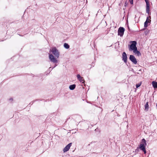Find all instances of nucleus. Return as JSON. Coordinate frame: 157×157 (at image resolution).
Segmentation results:
<instances>
[{"label": "nucleus", "instance_id": "nucleus-1", "mask_svg": "<svg viewBox=\"0 0 157 157\" xmlns=\"http://www.w3.org/2000/svg\"><path fill=\"white\" fill-rule=\"evenodd\" d=\"M147 143H146V140L144 139H142L141 143L140 144L139 147L141 150H142L144 152L145 154L146 153V151L145 149V147Z\"/></svg>", "mask_w": 157, "mask_h": 157}, {"label": "nucleus", "instance_id": "nucleus-2", "mask_svg": "<svg viewBox=\"0 0 157 157\" xmlns=\"http://www.w3.org/2000/svg\"><path fill=\"white\" fill-rule=\"evenodd\" d=\"M51 51L56 57L58 58L59 57V52L56 47L52 48V49Z\"/></svg>", "mask_w": 157, "mask_h": 157}, {"label": "nucleus", "instance_id": "nucleus-3", "mask_svg": "<svg viewBox=\"0 0 157 157\" xmlns=\"http://www.w3.org/2000/svg\"><path fill=\"white\" fill-rule=\"evenodd\" d=\"M131 42L132 44L130 45V48L131 50L134 51L137 48L136 47L137 43L135 41H131Z\"/></svg>", "mask_w": 157, "mask_h": 157}, {"label": "nucleus", "instance_id": "nucleus-4", "mask_svg": "<svg viewBox=\"0 0 157 157\" xmlns=\"http://www.w3.org/2000/svg\"><path fill=\"white\" fill-rule=\"evenodd\" d=\"M124 29L122 27H120L118 29V35H120L121 36H123L124 32Z\"/></svg>", "mask_w": 157, "mask_h": 157}, {"label": "nucleus", "instance_id": "nucleus-5", "mask_svg": "<svg viewBox=\"0 0 157 157\" xmlns=\"http://www.w3.org/2000/svg\"><path fill=\"white\" fill-rule=\"evenodd\" d=\"M49 58L51 62L53 63H57V60L54 58V56L52 54L49 55Z\"/></svg>", "mask_w": 157, "mask_h": 157}, {"label": "nucleus", "instance_id": "nucleus-6", "mask_svg": "<svg viewBox=\"0 0 157 157\" xmlns=\"http://www.w3.org/2000/svg\"><path fill=\"white\" fill-rule=\"evenodd\" d=\"M130 60L134 64H136L137 63V61L136 58L132 55H130L129 57Z\"/></svg>", "mask_w": 157, "mask_h": 157}, {"label": "nucleus", "instance_id": "nucleus-7", "mask_svg": "<svg viewBox=\"0 0 157 157\" xmlns=\"http://www.w3.org/2000/svg\"><path fill=\"white\" fill-rule=\"evenodd\" d=\"M127 55L125 52H123L122 54V59L124 62L126 63L127 62Z\"/></svg>", "mask_w": 157, "mask_h": 157}, {"label": "nucleus", "instance_id": "nucleus-8", "mask_svg": "<svg viewBox=\"0 0 157 157\" xmlns=\"http://www.w3.org/2000/svg\"><path fill=\"white\" fill-rule=\"evenodd\" d=\"M72 144V143H70L67 144L64 148L63 150V151L64 152H65L68 151L69 149H70L71 146Z\"/></svg>", "mask_w": 157, "mask_h": 157}, {"label": "nucleus", "instance_id": "nucleus-9", "mask_svg": "<svg viewBox=\"0 0 157 157\" xmlns=\"http://www.w3.org/2000/svg\"><path fill=\"white\" fill-rule=\"evenodd\" d=\"M133 52L134 53H135L138 56H140L141 55V53L140 52L138 51L137 50V48L133 51Z\"/></svg>", "mask_w": 157, "mask_h": 157}, {"label": "nucleus", "instance_id": "nucleus-10", "mask_svg": "<svg viewBox=\"0 0 157 157\" xmlns=\"http://www.w3.org/2000/svg\"><path fill=\"white\" fill-rule=\"evenodd\" d=\"M150 19L149 20V21H145L144 23V27L146 28L148 26V23H150L151 22V17L150 16L149 17Z\"/></svg>", "mask_w": 157, "mask_h": 157}, {"label": "nucleus", "instance_id": "nucleus-11", "mask_svg": "<svg viewBox=\"0 0 157 157\" xmlns=\"http://www.w3.org/2000/svg\"><path fill=\"white\" fill-rule=\"evenodd\" d=\"M152 85L154 88H157V82L153 81L152 82Z\"/></svg>", "mask_w": 157, "mask_h": 157}, {"label": "nucleus", "instance_id": "nucleus-12", "mask_svg": "<svg viewBox=\"0 0 157 157\" xmlns=\"http://www.w3.org/2000/svg\"><path fill=\"white\" fill-rule=\"evenodd\" d=\"M75 86L76 85L75 84H73L70 85L69 88L71 90H73L75 88Z\"/></svg>", "mask_w": 157, "mask_h": 157}, {"label": "nucleus", "instance_id": "nucleus-13", "mask_svg": "<svg viewBox=\"0 0 157 157\" xmlns=\"http://www.w3.org/2000/svg\"><path fill=\"white\" fill-rule=\"evenodd\" d=\"M64 47L66 49H68L70 47L69 45L68 44L66 43L64 44Z\"/></svg>", "mask_w": 157, "mask_h": 157}, {"label": "nucleus", "instance_id": "nucleus-14", "mask_svg": "<svg viewBox=\"0 0 157 157\" xmlns=\"http://www.w3.org/2000/svg\"><path fill=\"white\" fill-rule=\"evenodd\" d=\"M146 13L149 15L150 13V7H146Z\"/></svg>", "mask_w": 157, "mask_h": 157}, {"label": "nucleus", "instance_id": "nucleus-15", "mask_svg": "<svg viewBox=\"0 0 157 157\" xmlns=\"http://www.w3.org/2000/svg\"><path fill=\"white\" fill-rule=\"evenodd\" d=\"M145 109L147 111L148 109L149 108V105H148V103L147 102L146 104L145 105Z\"/></svg>", "mask_w": 157, "mask_h": 157}, {"label": "nucleus", "instance_id": "nucleus-16", "mask_svg": "<svg viewBox=\"0 0 157 157\" xmlns=\"http://www.w3.org/2000/svg\"><path fill=\"white\" fill-rule=\"evenodd\" d=\"M78 80L79 81L82 82V83H84L85 82L84 80L82 79V77H81V78H80Z\"/></svg>", "mask_w": 157, "mask_h": 157}, {"label": "nucleus", "instance_id": "nucleus-17", "mask_svg": "<svg viewBox=\"0 0 157 157\" xmlns=\"http://www.w3.org/2000/svg\"><path fill=\"white\" fill-rule=\"evenodd\" d=\"M146 7H150V4L148 2H146Z\"/></svg>", "mask_w": 157, "mask_h": 157}, {"label": "nucleus", "instance_id": "nucleus-18", "mask_svg": "<svg viewBox=\"0 0 157 157\" xmlns=\"http://www.w3.org/2000/svg\"><path fill=\"white\" fill-rule=\"evenodd\" d=\"M141 85V83L136 84V88H138L139 87H140V86Z\"/></svg>", "mask_w": 157, "mask_h": 157}, {"label": "nucleus", "instance_id": "nucleus-19", "mask_svg": "<svg viewBox=\"0 0 157 157\" xmlns=\"http://www.w3.org/2000/svg\"><path fill=\"white\" fill-rule=\"evenodd\" d=\"M77 78L79 80L80 78H81L82 77H81L80 75H77Z\"/></svg>", "mask_w": 157, "mask_h": 157}, {"label": "nucleus", "instance_id": "nucleus-20", "mask_svg": "<svg viewBox=\"0 0 157 157\" xmlns=\"http://www.w3.org/2000/svg\"><path fill=\"white\" fill-rule=\"evenodd\" d=\"M129 2L131 4H133V0H129Z\"/></svg>", "mask_w": 157, "mask_h": 157}, {"label": "nucleus", "instance_id": "nucleus-21", "mask_svg": "<svg viewBox=\"0 0 157 157\" xmlns=\"http://www.w3.org/2000/svg\"><path fill=\"white\" fill-rule=\"evenodd\" d=\"M150 19V18H149V17H147V19H146V21H149V20Z\"/></svg>", "mask_w": 157, "mask_h": 157}, {"label": "nucleus", "instance_id": "nucleus-22", "mask_svg": "<svg viewBox=\"0 0 157 157\" xmlns=\"http://www.w3.org/2000/svg\"><path fill=\"white\" fill-rule=\"evenodd\" d=\"M139 149V147H138L137 148L136 150V152H138L139 151L138 149Z\"/></svg>", "mask_w": 157, "mask_h": 157}, {"label": "nucleus", "instance_id": "nucleus-23", "mask_svg": "<svg viewBox=\"0 0 157 157\" xmlns=\"http://www.w3.org/2000/svg\"><path fill=\"white\" fill-rule=\"evenodd\" d=\"M93 143V142H91L90 144H89L88 145H90V144H92Z\"/></svg>", "mask_w": 157, "mask_h": 157}, {"label": "nucleus", "instance_id": "nucleus-24", "mask_svg": "<svg viewBox=\"0 0 157 157\" xmlns=\"http://www.w3.org/2000/svg\"><path fill=\"white\" fill-rule=\"evenodd\" d=\"M57 65V64H56L55 65V66L53 67V68H55Z\"/></svg>", "mask_w": 157, "mask_h": 157}, {"label": "nucleus", "instance_id": "nucleus-25", "mask_svg": "<svg viewBox=\"0 0 157 157\" xmlns=\"http://www.w3.org/2000/svg\"><path fill=\"white\" fill-rule=\"evenodd\" d=\"M145 1L146 2H148L147 0H145Z\"/></svg>", "mask_w": 157, "mask_h": 157}, {"label": "nucleus", "instance_id": "nucleus-26", "mask_svg": "<svg viewBox=\"0 0 157 157\" xmlns=\"http://www.w3.org/2000/svg\"><path fill=\"white\" fill-rule=\"evenodd\" d=\"M51 67H50L49 68V69H51Z\"/></svg>", "mask_w": 157, "mask_h": 157}, {"label": "nucleus", "instance_id": "nucleus-27", "mask_svg": "<svg viewBox=\"0 0 157 157\" xmlns=\"http://www.w3.org/2000/svg\"><path fill=\"white\" fill-rule=\"evenodd\" d=\"M12 99H10V100H12Z\"/></svg>", "mask_w": 157, "mask_h": 157}]
</instances>
